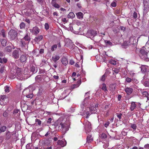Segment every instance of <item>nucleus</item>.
<instances>
[{"label":"nucleus","instance_id":"1","mask_svg":"<svg viewBox=\"0 0 149 149\" xmlns=\"http://www.w3.org/2000/svg\"><path fill=\"white\" fill-rule=\"evenodd\" d=\"M54 125L56 128H58L59 130L62 131L64 132V134L68 130V128L66 127V124L63 123L61 119H58L55 122Z\"/></svg>","mask_w":149,"mask_h":149},{"label":"nucleus","instance_id":"2","mask_svg":"<svg viewBox=\"0 0 149 149\" xmlns=\"http://www.w3.org/2000/svg\"><path fill=\"white\" fill-rule=\"evenodd\" d=\"M18 33L15 30L11 29L9 31L8 35L10 39L12 40L15 39L17 36Z\"/></svg>","mask_w":149,"mask_h":149},{"label":"nucleus","instance_id":"3","mask_svg":"<svg viewBox=\"0 0 149 149\" xmlns=\"http://www.w3.org/2000/svg\"><path fill=\"white\" fill-rule=\"evenodd\" d=\"M84 125L86 133L89 132L92 130L91 124L90 122L87 120H86L84 121Z\"/></svg>","mask_w":149,"mask_h":149},{"label":"nucleus","instance_id":"4","mask_svg":"<svg viewBox=\"0 0 149 149\" xmlns=\"http://www.w3.org/2000/svg\"><path fill=\"white\" fill-rule=\"evenodd\" d=\"M146 75H145L143 77V79L142 81L143 85L146 87H149V79L147 78Z\"/></svg>","mask_w":149,"mask_h":149},{"label":"nucleus","instance_id":"5","mask_svg":"<svg viewBox=\"0 0 149 149\" xmlns=\"http://www.w3.org/2000/svg\"><path fill=\"white\" fill-rule=\"evenodd\" d=\"M126 81L128 83H130L131 82H132L134 84H136L138 82L137 80L135 79H131L129 77H127L126 79Z\"/></svg>","mask_w":149,"mask_h":149},{"label":"nucleus","instance_id":"6","mask_svg":"<svg viewBox=\"0 0 149 149\" xmlns=\"http://www.w3.org/2000/svg\"><path fill=\"white\" fill-rule=\"evenodd\" d=\"M124 90L128 95H131L133 91V89L132 88L127 87H125Z\"/></svg>","mask_w":149,"mask_h":149},{"label":"nucleus","instance_id":"7","mask_svg":"<svg viewBox=\"0 0 149 149\" xmlns=\"http://www.w3.org/2000/svg\"><path fill=\"white\" fill-rule=\"evenodd\" d=\"M13 57L15 59H18L19 57V51L18 50H15L13 51L12 54Z\"/></svg>","mask_w":149,"mask_h":149},{"label":"nucleus","instance_id":"8","mask_svg":"<svg viewBox=\"0 0 149 149\" xmlns=\"http://www.w3.org/2000/svg\"><path fill=\"white\" fill-rule=\"evenodd\" d=\"M21 107L22 111H26L28 109L30 110L31 108L30 107L28 106L27 104H26L22 105Z\"/></svg>","mask_w":149,"mask_h":149},{"label":"nucleus","instance_id":"9","mask_svg":"<svg viewBox=\"0 0 149 149\" xmlns=\"http://www.w3.org/2000/svg\"><path fill=\"white\" fill-rule=\"evenodd\" d=\"M32 31H31L33 34L36 35L38 34L40 31V29L36 27H34L31 30Z\"/></svg>","mask_w":149,"mask_h":149},{"label":"nucleus","instance_id":"10","mask_svg":"<svg viewBox=\"0 0 149 149\" xmlns=\"http://www.w3.org/2000/svg\"><path fill=\"white\" fill-rule=\"evenodd\" d=\"M57 143L58 145H60L62 147H63L65 146L66 144V141L64 140L63 141L62 140H59L58 141Z\"/></svg>","mask_w":149,"mask_h":149},{"label":"nucleus","instance_id":"11","mask_svg":"<svg viewBox=\"0 0 149 149\" xmlns=\"http://www.w3.org/2000/svg\"><path fill=\"white\" fill-rule=\"evenodd\" d=\"M147 66L145 65H142L140 67L141 71L142 73H144L146 72Z\"/></svg>","mask_w":149,"mask_h":149},{"label":"nucleus","instance_id":"12","mask_svg":"<svg viewBox=\"0 0 149 149\" xmlns=\"http://www.w3.org/2000/svg\"><path fill=\"white\" fill-rule=\"evenodd\" d=\"M27 57L26 55H22L21 56L19 60L22 63L25 62L26 60Z\"/></svg>","mask_w":149,"mask_h":149},{"label":"nucleus","instance_id":"13","mask_svg":"<svg viewBox=\"0 0 149 149\" xmlns=\"http://www.w3.org/2000/svg\"><path fill=\"white\" fill-rule=\"evenodd\" d=\"M77 77H75V81L77 80V81L76 82V84H75V88L78 87L81 83V79H77Z\"/></svg>","mask_w":149,"mask_h":149},{"label":"nucleus","instance_id":"14","mask_svg":"<svg viewBox=\"0 0 149 149\" xmlns=\"http://www.w3.org/2000/svg\"><path fill=\"white\" fill-rule=\"evenodd\" d=\"M22 39L29 43L30 41L31 38L29 36V34H28V33H27L26 35L22 38Z\"/></svg>","mask_w":149,"mask_h":149},{"label":"nucleus","instance_id":"15","mask_svg":"<svg viewBox=\"0 0 149 149\" xmlns=\"http://www.w3.org/2000/svg\"><path fill=\"white\" fill-rule=\"evenodd\" d=\"M136 106V102H132L131 103V106L130 107V109L131 111H133L135 109Z\"/></svg>","mask_w":149,"mask_h":149},{"label":"nucleus","instance_id":"16","mask_svg":"<svg viewBox=\"0 0 149 149\" xmlns=\"http://www.w3.org/2000/svg\"><path fill=\"white\" fill-rule=\"evenodd\" d=\"M20 43H21V47H24L26 45H28L29 43L26 42V41H25L23 39H21L20 40Z\"/></svg>","mask_w":149,"mask_h":149},{"label":"nucleus","instance_id":"17","mask_svg":"<svg viewBox=\"0 0 149 149\" xmlns=\"http://www.w3.org/2000/svg\"><path fill=\"white\" fill-rule=\"evenodd\" d=\"M43 38L42 36L40 35L36 37L34 40L35 42H37L41 40Z\"/></svg>","mask_w":149,"mask_h":149},{"label":"nucleus","instance_id":"18","mask_svg":"<svg viewBox=\"0 0 149 149\" xmlns=\"http://www.w3.org/2000/svg\"><path fill=\"white\" fill-rule=\"evenodd\" d=\"M86 142L88 143H91L93 141V139L91 135H88L87 136Z\"/></svg>","mask_w":149,"mask_h":149},{"label":"nucleus","instance_id":"19","mask_svg":"<svg viewBox=\"0 0 149 149\" xmlns=\"http://www.w3.org/2000/svg\"><path fill=\"white\" fill-rule=\"evenodd\" d=\"M77 18L79 19H82L83 17V13L81 12H79L76 13Z\"/></svg>","mask_w":149,"mask_h":149},{"label":"nucleus","instance_id":"20","mask_svg":"<svg viewBox=\"0 0 149 149\" xmlns=\"http://www.w3.org/2000/svg\"><path fill=\"white\" fill-rule=\"evenodd\" d=\"M62 63L64 65H66L68 63L67 59L65 57H63L61 61Z\"/></svg>","mask_w":149,"mask_h":149},{"label":"nucleus","instance_id":"21","mask_svg":"<svg viewBox=\"0 0 149 149\" xmlns=\"http://www.w3.org/2000/svg\"><path fill=\"white\" fill-rule=\"evenodd\" d=\"M52 119L50 118H49L46 122H45L43 124L45 125H48L51 124L52 122ZM43 124V123H42Z\"/></svg>","mask_w":149,"mask_h":149},{"label":"nucleus","instance_id":"22","mask_svg":"<svg viewBox=\"0 0 149 149\" xmlns=\"http://www.w3.org/2000/svg\"><path fill=\"white\" fill-rule=\"evenodd\" d=\"M130 42L129 41L124 42L122 45L123 47L125 48H126L129 46L130 45Z\"/></svg>","mask_w":149,"mask_h":149},{"label":"nucleus","instance_id":"23","mask_svg":"<svg viewBox=\"0 0 149 149\" xmlns=\"http://www.w3.org/2000/svg\"><path fill=\"white\" fill-rule=\"evenodd\" d=\"M142 94L143 97H147V100H149V94L148 92L144 91L143 92Z\"/></svg>","mask_w":149,"mask_h":149},{"label":"nucleus","instance_id":"24","mask_svg":"<svg viewBox=\"0 0 149 149\" xmlns=\"http://www.w3.org/2000/svg\"><path fill=\"white\" fill-rule=\"evenodd\" d=\"M120 68L119 67H114L112 68L113 72H114L116 74L118 73L120 71Z\"/></svg>","mask_w":149,"mask_h":149},{"label":"nucleus","instance_id":"25","mask_svg":"<svg viewBox=\"0 0 149 149\" xmlns=\"http://www.w3.org/2000/svg\"><path fill=\"white\" fill-rule=\"evenodd\" d=\"M1 42L2 45L3 47L6 46L7 43V41L6 39H2L1 40Z\"/></svg>","mask_w":149,"mask_h":149},{"label":"nucleus","instance_id":"26","mask_svg":"<svg viewBox=\"0 0 149 149\" xmlns=\"http://www.w3.org/2000/svg\"><path fill=\"white\" fill-rule=\"evenodd\" d=\"M59 56L56 55L52 57V60L56 63V61L59 59Z\"/></svg>","mask_w":149,"mask_h":149},{"label":"nucleus","instance_id":"27","mask_svg":"<svg viewBox=\"0 0 149 149\" xmlns=\"http://www.w3.org/2000/svg\"><path fill=\"white\" fill-rule=\"evenodd\" d=\"M5 50L6 52H11L12 48L10 46H8L5 48Z\"/></svg>","mask_w":149,"mask_h":149},{"label":"nucleus","instance_id":"28","mask_svg":"<svg viewBox=\"0 0 149 149\" xmlns=\"http://www.w3.org/2000/svg\"><path fill=\"white\" fill-rule=\"evenodd\" d=\"M0 34L2 36L3 38H5L6 36V33H5V31L4 29H2L0 33Z\"/></svg>","mask_w":149,"mask_h":149},{"label":"nucleus","instance_id":"29","mask_svg":"<svg viewBox=\"0 0 149 149\" xmlns=\"http://www.w3.org/2000/svg\"><path fill=\"white\" fill-rule=\"evenodd\" d=\"M22 71L21 69L18 67L16 69V73L17 75H19L22 73Z\"/></svg>","mask_w":149,"mask_h":149},{"label":"nucleus","instance_id":"30","mask_svg":"<svg viewBox=\"0 0 149 149\" xmlns=\"http://www.w3.org/2000/svg\"><path fill=\"white\" fill-rule=\"evenodd\" d=\"M11 136L10 132L9 131L6 134V139L7 140H8L10 138Z\"/></svg>","mask_w":149,"mask_h":149},{"label":"nucleus","instance_id":"31","mask_svg":"<svg viewBox=\"0 0 149 149\" xmlns=\"http://www.w3.org/2000/svg\"><path fill=\"white\" fill-rule=\"evenodd\" d=\"M7 61V59L6 58H0V63H6Z\"/></svg>","mask_w":149,"mask_h":149},{"label":"nucleus","instance_id":"32","mask_svg":"<svg viewBox=\"0 0 149 149\" xmlns=\"http://www.w3.org/2000/svg\"><path fill=\"white\" fill-rule=\"evenodd\" d=\"M55 0H52V5L54 7L56 8H59L60 6L58 4L55 3H53V2L55 1Z\"/></svg>","mask_w":149,"mask_h":149},{"label":"nucleus","instance_id":"33","mask_svg":"<svg viewBox=\"0 0 149 149\" xmlns=\"http://www.w3.org/2000/svg\"><path fill=\"white\" fill-rule=\"evenodd\" d=\"M68 18H72L74 17V14L73 12H70L68 15Z\"/></svg>","mask_w":149,"mask_h":149},{"label":"nucleus","instance_id":"34","mask_svg":"<svg viewBox=\"0 0 149 149\" xmlns=\"http://www.w3.org/2000/svg\"><path fill=\"white\" fill-rule=\"evenodd\" d=\"M7 127L5 126H1L0 128V131H1L2 132H4L6 131L7 129Z\"/></svg>","mask_w":149,"mask_h":149},{"label":"nucleus","instance_id":"35","mask_svg":"<svg viewBox=\"0 0 149 149\" xmlns=\"http://www.w3.org/2000/svg\"><path fill=\"white\" fill-rule=\"evenodd\" d=\"M102 89L103 90L104 92L107 91V87L106 84L104 83H103L102 84Z\"/></svg>","mask_w":149,"mask_h":149},{"label":"nucleus","instance_id":"36","mask_svg":"<svg viewBox=\"0 0 149 149\" xmlns=\"http://www.w3.org/2000/svg\"><path fill=\"white\" fill-rule=\"evenodd\" d=\"M36 67L34 66V65H32L31 66L30 68L31 71L32 72L34 73V72L36 70Z\"/></svg>","mask_w":149,"mask_h":149},{"label":"nucleus","instance_id":"37","mask_svg":"<svg viewBox=\"0 0 149 149\" xmlns=\"http://www.w3.org/2000/svg\"><path fill=\"white\" fill-rule=\"evenodd\" d=\"M0 97V100L2 102L4 101L5 99H6V96L5 95H1Z\"/></svg>","mask_w":149,"mask_h":149},{"label":"nucleus","instance_id":"38","mask_svg":"<svg viewBox=\"0 0 149 149\" xmlns=\"http://www.w3.org/2000/svg\"><path fill=\"white\" fill-rule=\"evenodd\" d=\"M109 63L113 65H116V61L114 60L111 59L109 61Z\"/></svg>","mask_w":149,"mask_h":149},{"label":"nucleus","instance_id":"39","mask_svg":"<svg viewBox=\"0 0 149 149\" xmlns=\"http://www.w3.org/2000/svg\"><path fill=\"white\" fill-rule=\"evenodd\" d=\"M131 127L134 130H135L137 128V126L136 125L134 124H132L131 125Z\"/></svg>","mask_w":149,"mask_h":149},{"label":"nucleus","instance_id":"40","mask_svg":"<svg viewBox=\"0 0 149 149\" xmlns=\"http://www.w3.org/2000/svg\"><path fill=\"white\" fill-rule=\"evenodd\" d=\"M74 72H73L72 74V76H71L69 78V80L70 81L71 79H73L74 81Z\"/></svg>","mask_w":149,"mask_h":149},{"label":"nucleus","instance_id":"41","mask_svg":"<svg viewBox=\"0 0 149 149\" xmlns=\"http://www.w3.org/2000/svg\"><path fill=\"white\" fill-rule=\"evenodd\" d=\"M106 77V75L104 74L103 75L101 78L100 80L101 81H104L105 80V78Z\"/></svg>","mask_w":149,"mask_h":149},{"label":"nucleus","instance_id":"42","mask_svg":"<svg viewBox=\"0 0 149 149\" xmlns=\"http://www.w3.org/2000/svg\"><path fill=\"white\" fill-rule=\"evenodd\" d=\"M149 0H144L143 4L145 6H148Z\"/></svg>","mask_w":149,"mask_h":149},{"label":"nucleus","instance_id":"43","mask_svg":"<svg viewBox=\"0 0 149 149\" xmlns=\"http://www.w3.org/2000/svg\"><path fill=\"white\" fill-rule=\"evenodd\" d=\"M74 111V107H71L70 109H69L68 111V112L71 113H73Z\"/></svg>","mask_w":149,"mask_h":149},{"label":"nucleus","instance_id":"44","mask_svg":"<svg viewBox=\"0 0 149 149\" xmlns=\"http://www.w3.org/2000/svg\"><path fill=\"white\" fill-rule=\"evenodd\" d=\"M36 124L38 125H40L41 123V121L39 119H36Z\"/></svg>","mask_w":149,"mask_h":149},{"label":"nucleus","instance_id":"45","mask_svg":"<svg viewBox=\"0 0 149 149\" xmlns=\"http://www.w3.org/2000/svg\"><path fill=\"white\" fill-rule=\"evenodd\" d=\"M20 29H22L24 28L25 26V24L22 22L20 24Z\"/></svg>","mask_w":149,"mask_h":149},{"label":"nucleus","instance_id":"46","mask_svg":"<svg viewBox=\"0 0 149 149\" xmlns=\"http://www.w3.org/2000/svg\"><path fill=\"white\" fill-rule=\"evenodd\" d=\"M5 88V92H9V91L10 90H9V87L7 86L5 87H4Z\"/></svg>","mask_w":149,"mask_h":149},{"label":"nucleus","instance_id":"47","mask_svg":"<svg viewBox=\"0 0 149 149\" xmlns=\"http://www.w3.org/2000/svg\"><path fill=\"white\" fill-rule=\"evenodd\" d=\"M57 47V45H52V47L51 49L52 51H54V48L56 49Z\"/></svg>","mask_w":149,"mask_h":149},{"label":"nucleus","instance_id":"48","mask_svg":"<svg viewBox=\"0 0 149 149\" xmlns=\"http://www.w3.org/2000/svg\"><path fill=\"white\" fill-rule=\"evenodd\" d=\"M101 137L102 139H104L107 138V135L103 133L101 134Z\"/></svg>","mask_w":149,"mask_h":149},{"label":"nucleus","instance_id":"49","mask_svg":"<svg viewBox=\"0 0 149 149\" xmlns=\"http://www.w3.org/2000/svg\"><path fill=\"white\" fill-rule=\"evenodd\" d=\"M118 29L119 30L124 31L125 30L126 28L124 26H120Z\"/></svg>","mask_w":149,"mask_h":149},{"label":"nucleus","instance_id":"50","mask_svg":"<svg viewBox=\"0 0 149 149\" xmlns=\"http://www.w3.org/2000/svg\"><path fill=\"white\" fill-rule=\"evenodd\" d=\"M111 6L113 7H116V3L115 1H113L111 3Z\"/></svg>","mask_w":149,"mask_h":149},{"label":"nucleus","instance_id":"51","mask_svg":"<svg viewBox=\"0 0 149 149\" xmlns=\"http://www.w3.org/2000/svg\"><path fill=\"white\" fill-rule=\"evenodd\" d=\"M45 28L46 30L49 29V27L48 24L47 23H46L45 25Z\"/></svg>","mask_w":149,"mask_h":149},{"label":"nucleus","instance_id":"52","mask_svg":"<svg viewBox=\"0 0 149 149\" xmlns=\"http://www.w3.org/2000/svg\"><path fill=\"white\" fill-rule=\"evenodd\" d=\"M26 96L27 98H32L33 97V94L32 93L30 94H29L28 95H26Z\"/></svg>","mask_w":149,"mask_h":149},{"label":"nucleus","instance_id":"53","mask_svg":"<svg viewBox=\"0 0 149 149\" xmlns=\"http://www.w3.org/2000/svg\"><path fill=\"white\" fill-rule=\"evenodd\" d=\"M133 17L134 18H136L137 17V13L134 12L133 15Z\"/></svg>","mask_w":149,"mask_h":149},{"label":"nucleus","instance_id":"54","mask_svg":"<svg viewBox=\"0 0 149 149\" xmlns=\"http://www.w3.org/2000/svg\"><path fill=\"white\" fill-rule=\"evenodd\" d=\"M75 67H77V68H78V70H81V68L79 66V65L77 63L75 64Z\"/></svg>","mask_w":149,"mask_h":149},{"label":"nucleus","instance_id":"55","mask_svg":"<svg viewBox=\"0 0 149 149\" xmlns=\"http://www.w3.org/2000/svg\"><path fill=\"white\" fill-rule=\"evenodd\" d=\"M81 70H80V72H78V74H77V77H79L78 79H81V77L80 76V75L81 73Z\"/></svg>","mask_w":149,"mask_h":149},{"label":"nucleus","instance_id":"56","mask_svg":"<svg viewBox=\"0 0 149 149\" xmlns=\"http://www.w3.org/2000/svg\"><path fill=\"white\" fill-rule=\"evenodd\" d=\"M144 147L146 149H149V144H147L145 145Z\"/></svg>","mask_w":149,"mask_h":149},{"label":"nucleus","instance_id":"57","mask_svg":"<svg viewBox=\"0 0 149 149\" xmlns=\"http://www.w3.org/2000/svg\"><path fill=\"white\" fill-rule=\"evenodd\" d=\"M109 124H110L109 122V121L107 122H106V123L104 125V126L106 127L107 128L109 125Z\"/></svg>","mask_w":149,"mask_h":149},{"label":"nucleus","instance_id":"58","mask_svg":"<svg viewBox=\"0 0 149 149\" xmlns=\"http://www.w3.org/2000/svg\"><path fill=\"white\" fill-rule=\"evenodd\" d=\"M4 67H1L0 69V72L1 73H2L4 70Z\"/></svg>","mask_w":149,"mask_h":149},{"label":"nucleus","instance_id":"59","mask_svg":"<svg viewBox=\"0 0 149 149\" xmlns=\"http://www.w3.org/2000/svg\"><path fill=\"white\" fill-rule=\"evenodd\" d=\"M24 21L27 22L29 24L30 22V21L29 19H25L24 20Z\"/></svg>","mask_w":149,"mask_h":149},{"label":"nucleus","instance_id":"60","mask_svg":"<svg viewBox=\"0 0 149 149\" xmlns=\"http://www.w3.org/2000/svg\"><path fill=\"white\" fill-rule=\"evenodd\" d=\"M122 96L120 95L119 94L118 95V100L120 101L121 99Z\"/></svg>","mask_w":149,"mask_h":149},{"label":"nucleus","instance_id":"61","mask_svg":"<svg viewBox=\"0 0 149 149\" xmlns=\"http://www.w3.org/2000/svg\"><path fill=\"white\" fill-rule=\"evenodd\" d=\"M37 2L40 4H42L43 3L44 0H36Z\"/></svg>","mask_w":149,"mask_h":149},{"label":"nucleus","instance_id":"62","mask_svg":"<svg viewBox=\"0 0 149 149\" xmlns=\"http://www.w3.org/2000/svg\"><path fill=\"white\" fill-rule=\"evenodd\" d=\"M122 116V114L121 113H120L119 114H117V116L119 119H121V116Z\"/></svg>","mask_w":149,"mask_h":149},{"label":"nucleus","instance_id":"63","mask_svg":"<svg viewBox=\"0 0 149 149\" xmlns=\"http://www.w3.org/2000/svg\"><path fill=\"white\" fill-rule=\"evenodd\" d=\"M19 110L18 109H15L14 110V111L13 112V113L14 114L17 113H18V112H19Z\"/></svg>","mask_w":149,"mask_h":149},{"label":"nucleus","instance_id":"64","mask_svg":"<svg viewBox=\"0 0 149 149\" xmlns=\"http://www.w3.org/2000/svg\"><path fill=\"white\" fill-rule=\"evenodd\" d=\"M30 145L27 144L26 146V149H31V148L29 146Z\"/></svg>","mask_w":149,"mask_h":149}]
</instances>
